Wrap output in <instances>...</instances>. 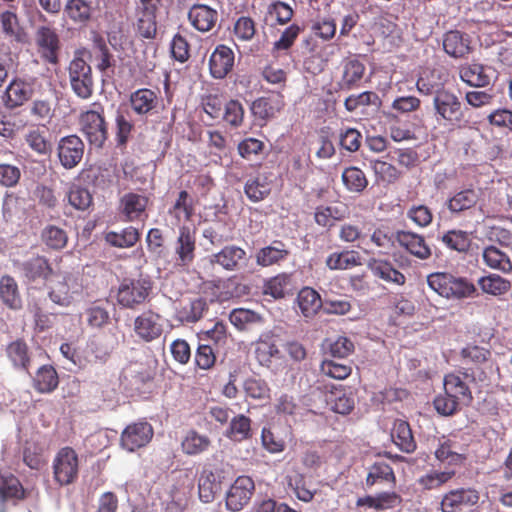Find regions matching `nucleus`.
<instances>
[{
	"mask_svg": "<svg viewBox=\"0 0 512 512\" xmlns=\"http://www.w3.org/2000/svg\"><path fill=\"white\" fill-rule=\"evenodd\" d=\"M161 320L162 316L151 309L142 312L133 321L135 336L144 343L159 339L164 331Z\"/></svg>",
	"mask_w": 512,
	"mask_h": 512,
	"instance_id": "obj_10",
	"label": "nucleus"
},
{
	"mask_svg": "<svg viewBox=\"0 0 512 512\" xmlns=\"http://www.w3.org/2000/svg\"><path fill=\"white\" fill-rule=\"evenodd\" d=\"M381 100L376 92L364 91L360 94H352L344 101L345 109L348 112H354L360 107L379 106Z\"/></svg>",
	"mask_w": 512,
	"mask_h": 512,
	"instance_id": "obj_58",
	"label": "nucleus"
},
{
	"mask_svg": "<svg viewBox=\"0 0 512 512\" xmlns=\"http://www.w3.org/2000/svg\"><path fill=\"white\" fill-rule=\"evenodd\" d=\"M245 395L256 400L270 398V388L266 381L254 377L247 378L243 385Z\"/></svg>",
	"mask_w": 512,
	"mask_h": 512,
	"instance_id": "obj_64",
	"label": "nucleus"
},
{
	"mask_svg": "<svg viewBox=\"0 0 512 512\" xmlns=\"http://www.w3.org/2000/svg\"><path fill=\"white\" fill-rule=\"evenodd\" d=\"M53 480L59 486H68L76 482L79 475V457L69 446L62 447L52 462Z\"/></svg>",
	"mask_w": 512,
	"mask_h": 512,
	"instance_id": "obj_6",
	"label": "nucleus"
},
{
	"mask_svg": "<svg viewBox=\"0 0 512 512\" xmlns=\"http://www.w3.org/2000/svg\"><path fill=\"white\" fill-rule=\"evenodd\" d=\"M469 43L468 38H465L460 31L451 30L444 35L443 48L450 56L460 58L469 53Z\"/></svg>",
	"mask_w": 512,
	"mask_h": 512,
	"instance_id": "obj_43",
	"label": "nucleus"
},
{
	"mask_svg": "<svg viewBox=\"0 0 512 512\" xmlns=\"http://www.w3.org/2000/svg\"><path fill=\"white\" fill-rule=\"evenodd\" d=\"M298 306L305 317L314 316L322 307V300L318 292L310 287L300 290L297 297Z\"/></svg>",
	"mask_w": 512,
	"mask_h": 512,
	"instance_id": "obj_49",
	"label": "nucleus"
},
{
	"mask_svg": "<svg viewBox=\"0 0 512 512\" xmlns=\"http://www.w3.org/2000/svg\"><path fill=\"white\" fill-rule=\"evenodd\" d=\"M478 285L484 293L493 296H501L511 289L510 280L494 273L479 278Z\"/></svg>",
	"mask_w": 512,
	"mask_h": 512,
	"instance_id": "obj_48",
	"label": "nucleus"
},
{
	"mask_svg": "<svg viewBox=\"0 0 512 512\" xmlns=\"http://www.w3.org/2000/svg\"><path fill=\"white\" fill-rule=\"evenodd\" d=\"M153 435V427L147 421L132 423L128 425L121 434V446L129 452H134L149 444Z\"/></svg>",
	"mask_w": 512,
	"mask_h": 512,
	"instance_id": "obj_14",
	"label": "nucleus"
},
{
	"mask_svg": "<svg viewBox=\"0 0 512 512\" xmlns=\"http://www.w3.org/2000/svg\"><path fill=\"white\" fill-rule=\"evenodd\" d=\"M284 106V96L281 93H270L255 99L250 108L257 119L267 121L274 118Z\"/></svg>",
	"mask_w": 512,
	"mask_h": 512,
	"instance_id": "obj_21",
	"label": "nucleus"
},
{
	"mask_svg": "<svg viewBox=\"0 0 512 512\" xmlns=\"http://www.w3.org/2000/svg\"><path fill=\"white\" fill-rule=\"evenodd\" d=\"M341 178L344 186L350 192L361 193L368 186V179L365 173L355 166L344 169Z\"/></svg>",
	"mask_w": 512,
	"mask_h": 512,
	"instance_id": "obj_54",
	"label": "nucleus"
},
{
	"mask_svg": "<svg viewBox=\"0 0 512 512\" xmlns=\"http://www.w3.org/2000/svg\"><path fill=\"white\" fill-rule=\"evenodd\" d=\"M372 274L383 281L396 285H404L405 275L397 270L389 260L371 258L367 264Z\"/></svg>",
	"mask_w": 512,
	"mask_h": 512,
	"instance_id": "obj_29",
	"label": "nucleus"
},
{
	"mask_svg": "<svg viewBox=\"0 0 512 512\" xmlns=\"http://www.w3.org/2000/svg\"><path fill=\"white\" fill-rule=\"evenodd\" d=\"M35 40L41 58L50 64H58L60 40L56 31L47 26L39 27L36 31Z\"/></svg>",
	"mask_w": 512,
	"mask_h": 512,
	"instance_id": "obj_18",
	"label": "nucleus"
},
{
	"mask_svg": "<svg viewBox=\"0 0 512 512\" xmlns=\"http://www.w3.org/2000/svg\"><path fill=\"white\" fill-rule=\"evenodd\" d=\"M80 130L91 145L102 147L108 138V126L104 117V107L93 102L79 115Z\"/></svg>",
	"mask_w": 512,
	"mask_h": 512,
	"instance_id": "obj_4",
	"label": "nucleus"
},
{
	"mask_svg": "<svg viewBox=\"0 0 512 512\" xmlns=\"http://www.w3.org/2000/svg\"><path fill=\"white\" fill-rule=\"evenodd\" d=\"M207 311V300L202 297L194 298L176 310V319L181 323H196L203 318Z\"/></svg>",
	"mask_w": 512,
	"mask_h": 512,
	"instance_id": "obj_35",
	"label": "nucleus"
},
{
	"mask_svg": "<svg viewBox=\"0 0 512 512\" xmlns=\"http://www.w3.org/2000/svg\"><path fill=\"white\" fill-rule=\"evenodd\" d=\"M59 384V377L52 365H42L33 377V388L41 394L53 392Z\"/></svg>",
	"mask_w": 512,
	"mask_h": 512,
	"instance_id": "obj_38",
	"label": "nucleus"
},
{
	"mask_svg": "<svg viewBox=\"0 0 512 512\" xmlns=\"http://www.w3.org/2000/svg\"><path fill=\"white\" fill-rule=\"evenodd\" d=\"M482 260L492 270H497L503 274L512 273L510 256L495 245H489L483 249Z\"/></svg>",
	"mask_w": 512,
	"mask_h": 512,
	"instance_id": "obj_32",
	"label": "nucleus"
},
{
	"mask_svg": "<svg viewBox=\"0 0 512 512\" xmlns=\"http://www.w3.org/2000/svg\"><path fill=\"white\" fill-rule=\"evenodd\" d=\"M207 261L212 267L219 266L227 272H235L247 266L249 257L242 247L229 244L209 255Z\"/></svg>",
	"mask_w": 512,
	"mask_h": 512,
	"instance_id": "obj_9",
	"label": "nucleus"
},
{
	"mask_svg": "<svg viewBox=\"0 0 512 512\" xmlns=\"http://www.w3.org/2000/svg\"><path fill=\"white\" fill-rule=\"evenodd\" d=\"M290 255L287 245L281 240H274L270 245L260 248L255 255L258 266L269 267L285 261Z\"/></svg>",
	"mask_w": 512,
	"mask_h": 512,
	"instance_id": "obj_26",
	"label": "nucleus"
},
{
	"mask_svg": "<svg viewBox=\"0 0 512 512\" xmlns=\"http://www.w3.org/2000/svg\"><path fill=\"white\" fill-rule=\"evenodd\" d=\"M320 372L329 378L344 380L352 373V367L349 364H342L335 360L324 359L320 364Z\"/></svg>",
	"mask_w": 512,
	"mask_h": 512,
	"instance_id": "obj_61",
	"label": "nucleus"
},
{
	"mask_svg": "<svg viewBox=\"0 0 512 512\" xmlns=\"http://www.w3.org/2000/svg\"><path fill=\"white\" fill-rule=\"evenodd\" d=\"M444 394L435 397L433 404L436 411L443 416L457 413L462 406H469L473 401L469 382L462 370L448 373L443 379Z\"/></svg>",
	"mask_w": 512,
	"mask_h": 512,
	"instance_id": "obj_1",
	"label": "nucleus"
},
{
	"mask_svg": "<svg viewBox=\"0 0 512 512\" xmlns=\"http://www.w3.org/2000/svg\"><path fill=\"white\" fill-rule=\"evenodd\" d=\"M25 499V490L19 479L10 472L0 470V503L5 504L8 500Z\"/></svg>",
	"mask_w": 512,
	"mask_h": 512,
	"instance_id": "obj_34",
	"label": "nucleus"
},
{
	"mask_svg": "<svg viewBox=\"0 0 512 512\" xmlns=\"http://www.w3.org/2000/svg\"><path fill=\"white\" fill-rule=\"evenodd\" d=\"M365 65L358 59L351 58L343 62L342 76L338 83L341 90H352L359 86L365 74Z\"/></svg>",
	"mask_w": 512,
	"mask_h": 512,
	"instance_id": "obj_30",
	"label": "nucleus"
},
{
	"mask_svg": "<svg viewBox=\"0 0 512 512\" xmlns=\"http://www.w3.org/2000/svg\"><path fill=\"white\" fill-rule=\"evenodd\" d=\"M429 287L441 297L462 300L473 297L477 289L466 277H458L449 272H435L427 276Z\"/></svg>",
	"mask_w": 512,
	"mask_h": 512,
	"instance_id": "obj_2",
	"label": "nucleus"
},
{
	"mask_svg": "<svg viewBox=\"0 0 512 512\" xmlns=\"http://www.w3.org/2000/svg\"><path fill=\"white\" fill-rule=\"evenodd\" d=\"M129 103L131 110L137 116H151L158 113L162 105L160 90L139 88L130 94Z\"/></svg>",
	"mask_w": 512,
	"mask_h": 512,
	"instance_id": "obj_13",
	"label": "nucleus"
},
{
	"mask_svg": "<svg viewBox=\"0 0 512 512\" xmlns=\"http://www.w3.org/2000/svg\"><path fill=\"white\" fill-rule=\"evenodd\" d=\"M84 143L77 135L62 137L57 145V156L65 169H73L82 160Z\"/></svg>",
	"mask_w": 512,
	"mask_h": 512,
	"instance_id": "obj_15",
	"label": "nucleus"
},
{
	"mask_svg": "<svg viewBox=\"0 0 512 512\" xmlns=\"http://www.w3.org/2000/svg\"><path fill=\"white\" fill-rule=\"evenodd\" d=\"M64 11L71 21L85 25L92 18L93 8L85 0H68Z\"/></svg>",
	"mask_w": 512,
	"mask_h": 512,
	"instance_id": "obj_46",
	"label": "nucleus"
},
{
	"mask_svg": "<svg viewBox=\"0 0 512 512\" xmlns=\"http://www.w3.org/2000/svg\"><path fill=\"white\" fill-rule=\"evenodd\" d=\"M332 388L335 390V392L331 391V395L327 400L331 405V409L338 414H349L354 409V399L344 393H341V386H339V388L333 386Z\"/></svg>",
	"mask_w": 512,
	"mask_h": 512,
	"instance_id": "obj_60",
	"label": "nucleus"
},
{
	"mask_svg": "<svg viewBox=\"0 0 512 512\" xmlns=\"http://www.w3.org/2000/svg\"><path fill=\"white\" fill-rule=\"evenodd\" d=\"M444 84L443 74L435 68H423L416 82L417 90L423 95H436L442 92Z\"/></svg>",
	"mask_w": 512,
	"mask_h": 512,
	"instance_id": "obj_31",
	"label": "nucleus"
},
{
	"mask_svg": "<svg viewBox=\"0 0 512 512\" xmlns=\"http://www.w3.org/2000/svg\"><path fill=\"white\" fill-rule=\"evenodd\" d=\"M149 197L135 192L125 193L119 200V214L126 222L139 221L147 217Z\"/></svg>",
	"mask_w": 512,
	"mask_h": 512,
	"instance_id": "obj_16",
	"label": "nucleus"
},
{
	"mask_svg": "<svg viewBox=\"0 0 512 512\" xmlns=\"http://www.w3.org/2000/svg\"><path fill=\"white\" fill-rule=\"evenodd\" d=\"M365 483L367 487L382 483L395 484L396 476L393 468L388 463L376 461L370 466Z\"/></svg>",
	"mask_w": 512,
	"mask_h": 512,
	"instance_id": "obj_45",
	"label": "nucleus"
},
{
	"mask_svg": "<svg viewBox=\"0 0 512 512\" xmlns=\"http://www.w3.org/2000/svg\"><path fill=\"white\" fill-rule=\"evenodd\" d=\"M433 108L436 121L443 126L462 129L468 124L460 99L450 90L434 95Z\"/></svg>",
	"mask_w": 512,
	"mask_h": 512,
	"instance_id": "obj_3",
	"label": "nucleus"
},
{
	"mask_svg": "<svg viewBox=\"0 0 512 512\" xmlns=\"http://www.w3.org/2000/svg\"><path fill=\"white\" fill-rule=\"evenodd\" d=\"M480 492L473 487H460L446 492L441 499V512H461L463 508L476 506Z\"/></svg>",
	"mask_w": 512,
	"mask_h": 512,
	"instance_id": "obj_12",
	"label": "nucleus"
},
{
	"mask_svg": "<svg viewBox=\"0 0 512 512\" xmlns=\"http://www.w3.org/2000/svg\"><path fill=\"white\" fill-rule=\"evenodd\" d=\"M82 292V284L72 273L57 274L50 286L48 296L50 300L62 307L70 306L76 295Z\"/></svg>",
	"mask_w": 512,
	"mask_h": 512,
	"instance_id": "obj_8",
	"label": "nucleus"
},
{
	"mask_svg": "<svg viewBox=\"0 0 512 512\" xmlns=\"http://www.w3.org/2000/svg\"><path fill=\"white\" fill-rule=\"evenodd\" d=\"M153 290V282L147 277L125 278L120 283L116 300L126 309H137L145 304Z\"/></svg>",
	"mask_w": 512,
	"mask_h": 512,
	"instance_id": "obj_5",
	"label": "nucleus"
},
{
	"mask_svg": "<svg viewBox=\"0 0 512 512\" xmlns=\"http://www.w3.org/2000/svg\"><path fill=\"white\" fill-rule=\"evenodd\" d=\"M196 232L188 226H181L174 244V265L179 268L189 267L196 257Z\"/></svg>",
	"mask_w": 512,
	"mask_h": 512,
	"instance_id": "obj_11",
	"label": "nucleus"
},
{
	"mask_svg": "<svg viewBox=\"0 0 512 512\" xmlns=\"http://www.w3.org/2000/svg\"><path fill=\"white\" fill-rule=\"evenodd\" d=\"M479 195L476 190L466 188L447 198L445 207L452 216H461L476 206Z\"/></svg>",
	"mask_w": 512,
	"mask_h": 512,
	"instance_id": "obj_27",
	"label": "nucleus"
},
{
	"mask_svg": "<svg viewBox=\"0 0 512 512\" xmlns=\"http://www.w3.org/2000/svg\"><path fill=\"white\" fill-rule=\"evenodd\" d=\"M272 181L267 174H258L247 180L244 186V192L247 198L252 202L264 200L271 192Z\"/></svg>",
	"mask_w": 512,
	"mask_h": 512,
	"instance_id": "obj_39",
	"label": "nucleus"
},
{
	"mask_svg": "<svg viewBox=\"0 0 512 512\" xmlns=\"http://www.w3.org/2000/svg\"><path fill=\"white\" fill-rule=\"evenodd\" d=\"M168 214L175 218L177 223L190 221L194 215L192 196L186 190H181L174 204L169 208Z\"/></svg>",
	"mask_w": 512,
	"mask_h": 512,
	"instance_id": "obj_42",
	"label": "nucleus"
},
{
	"mask_svg": "<svg viewBox=\"0 0 512 512\" xmlns=\"http://www.w3.org/2000/svg\"><path fill=\"white\" fill-rule=\"evenodd\" d=\"M5 353L14 369L29 373L32 364V352L24 339L18 338L10 342L5 349Z\"/></svg>",
	"mask_w": 512,
	"mask_h": 512,
	"instance_id": "obj_25",
	"label": "nucleus"
},
{
	"mask_svg": "<svg viewBox=\"0 0 512 512\" xmlns=\"http://www.w3.org/2000/svg\"><path fill=\"white\" fill-rule=\"evenodd\" d=\"M0 299L6 307L12 310H20L23 306L18 283L10 275L0 278Z\"/></svg>",
	"mask_w": 512,
	"mask_h": 512,
	"instance_id": "obj_36",
	"label": "nucleus"
},
{
	"mask_svg": "<svg viewBox=\"0 0 512 512\" xmlns=\"http://www.w3.org/2000/svg\"><path fill=\"white\" fill-rule=\"evenodd\" d=\"M395 239L401 248L420 260H427L432 255L431 248L420 234L399 230L395 233Z\"/></svg>",
	"mask_w": 512,
	"mask_h": 512,
	"instance_id": "obj_20",
	"label": "nucleus"
},
{
	"mask_svg": "<svg viewBox=\"0 0 512 512\" xmlns=\"http://www.w3.org/2000/svg\"><path fill=\"white\" fill-rule=\"evenodd\" d=\"M216 9L206 4L196 3L188 11V20L190 24L200 32L211 31L218 20Z\"/></svg>",
	"mask_w": 512,
	"mask_h": 512,
	"instance_id": "obj_22",
	"label": "nucleus"
},
{
	"mask_svg": "<svg viewBox=\"0 0 512 512\" xmlns=\"http://www.w3.org/2000/svg\"><path fill=\"white\" fill-rule=\"evenodd\" d=\"M210 445V438L194 429L188 430L181 441L183 453L189 456L199 455L207 451Z\"/></svg>",
	"mask_w": 512,
	"mask_h": 512,
	"instance_id": "obj_41",
	"label": "nucleus"
},
{
	"mask_svg": "<svg viewBox=\"0 0 512 512\" xmlns=\"http://www.w3.org/2000/svg\"><path fill=\"white\" fill-rule=\"evenodd\" d=\"M28 147L39 156H49L52 152V143L48 138L47 131L39 127L30 129L24 136Z\"/></svg>",
	"mask_w": 512,
	"mask_h": 512,
	"instance_id": "obj_44",
	"label": "nucleus"
},
{
	"mask_svg": "<svg viewBox=\"0 0 512 512\" xmlns=\"http://www.w3.org/2000/svg\"><path fill=\"white\" fill-rule=\"evenodd\" d=\"M41 240L48 249L58 251L66 247L68 235L56 225H47L41 232Z\"/></svg>",
	"mask_w": 512,
	"mask_h": 512,
	"instance_id": "obj_53",
	"label": "nucleus"
},
{
	"mask_svg": "<svg viewBox=\"0 0 512 512\" xmlns=\"http://www.w3.org/2000/svg\"><path fill=\"white\" fill-rule=\"evenodd\" d=\"M87 325L90 328H102L110 321L109 311L102 305L94 302L84 312Z\"/></svg>",
	"mask_w": 512,
	"mask_h": 512,
	"instance_id": "obj_59",
	"label": "nucleus"
},
{
	"mask_svg": "<svg viewBox=\"0 0 512 512\" xmlns=\"http://www.w3.org/2000/svg\"><path fill=\"white\" fill-rule=\"evenodd\" d=\"M115 348V342L104 336L93 337L88 344V353L96 363H105Z\"/></svg>",
	"mask_w": 512,
	"mask_h": 512,
	"instance_id": "obj_51",
	"label": "nucleus"
},
{
	"mask_svg": "<svg viewBox=\"0 0 512 512\" xmlns=\"http://www.w3.org/2000/svg\"><path fill=\"white\" fill-rule=\"evenodd\" d=\"M391 437L394 444L405 453H413L417 444L413 436L411 427L407 421L397 419L395 420L391 432Z\"/></svg>",
	"mask_w": 512,
	"mask_h": 512,
	"instance_id": "obj_33",
	"label": "nucleus"
},
{
	"mask_svg": "<svg viewBox=\"0 0 512 512\" xmlns=\"http://www.w3.org/2000/svg\"><path fill=\"white\" fill-rule=\"evenodd\" d=\"M139 239V230L132 226L124 228L121 232H108L105 236L107 243L118 248L133 247Z\"/></svg>",
	"mask_w": 512,
	"mask_h": 512,
	"instance_id": "obj_52",
	"label": "nucleus"
},
{
	"mask_svg": "<svg viewBox=\"0 0 512 512\" xmlns=\"http://www.w3.org/2000/svg\"><path fill=\"white\" fill-rule=\"evenodd\" d=\"M434 455L439 462L449 466L462 465L467 459L465 449L455 440L444 436L439 440Z\"/></svg>",
	"mask_w": 512,
	"mask_h": 512,
	"instance_id": "obj_23",
	"label": "nucleus"
},
{
	"mask_svg": "<svg viewBox=\"0 0 512 512\" xmlns=\"http://www.w3.org/2000/svg\"><path fill=\"white\" fill-rule=\"evenodd\" d=\"M459 76L464 83L477 88L488 86L491 80L486 72V67L478 63L461 66Z\"/></svg>",
	"mask_w": 512,
	"mask_h": 512,
	"instance_id": "obj_40",
	"label": "nucleus"
},
{
	"mask_svg": "<svg viewBox=\"0 0 512 512\" xmlns=\"http://www.w3.org/2000/svg\"><path fill=\"white\" fill-rule=\"evenodd\" d=\"M156 10H139L134 24L136 33L145 39H152L157 32Z\"/></svg>",
	"mask_w": 512,
	"mask_h": 512,
	"instance_id": "obj_50",
	"label": "nucleus"
},
{
	"mask_svg": "<svg viewBox=\"0 0 512 512\" xmlns=\"http://www.w3.org/2000/svg\"><path fill=\"white\" fill-rule=\"evenodd\" d=\"M235 54L233 50L224 44L216 46L208 61L209 71L214 79L225 78L233 69Z\"/></svg>",
	"mask_w": 512,
	"mask_h": 512,
	"instance_id": "obj_19",
	"label": "nucleus"
},
{
	"mask_svg": "<svg viewBox=\"0 0 512 512\" xmlns=\"http://www.w3.org/2000/svg\"><path fill=\"white\" fill-rule=\"evenodd\" d=\"M290 283L291 276L289 274H278L266 282L264 292L267 295H271L275 299L283 298L287 293Z\"/></svg>",
	"mask_w": 512,
	"mask_h": 512,
	"instance_id": "obj_62",
	"label": "nucleus"
},
{
	"mask_svg": "<svg viewBox=\"0 0 512 512\" xmlns=\"http://www.w3.org/2000/svg\"><path fill=\"white\" fill-rule=\"evenodd\" d=\"M24 277L29 282L47 281L53 274V268L45 256L37 255L22 264Z\"/></svg>",
	"mask_w": 512,
	"mask_h": 512,
	"instance_id": "obj_28",
	"label": "nucleus"
},
{
	"mask_svg": "<svg viewBox=\"0 0 512 512\" xmlns=\"http://www.w3.org/2000/svg\"><path fill=\"white\" fill-rule=\"evenodd\" d=\"M0 25L6 38L22 42L24 32L16 11L6 10L0 13Z\"/></svg>",
	"mask_w": 512,
	"mask_h": 512,
	"instance_id": "obj_47",
	"label": "nucleus"
},
{
	"mask_svg": "<svg viewBox=\"0 0 512 512\" xmlns=\"http://www.w3.org/2000/svg\"><path fill=\"white\" fill-rule=\"evenodd\" d=\"M68 74L74 94L81 99H89L94 91L91 66L83 58L76 56L68 66Z\"/></svg>",
	"mask_w": 512,
	"mask_h": 512,
	"instance_id": "obj_7",
	"label": "nucleus"
},
{
	"mask_svg": "<svg viewBox=\"0 0 512 512\" xmlns=\"http://www.w3.org/2000/svg\"><path fill=\"white\" fill-rule=\"evenodd\" d=\"M326 265L331 270H346L360 265V258L355 251L334 252L327 257Z\"/></svg>",
	"mask_w": 512,
	"mask_h": 512,
	"instance_id": "obj_55",
	"label": "nucleus"
},
{
	"mask_svg": "<svg viewBox=\"0 0 512 512\" xmlns=\"http://www.w3.org/2000/svg\"><path fill=\"white\" fill-rule=\"evenodd\" d=\"M442 243L449 249L463 253L467 252L471 245L469 234L463 230H449L441 237Z\"/></svg>",
	"mask_w": 512,
	"mask_h": 512,
	"instance_id": "obj_56",
	"label": "nucleus"
},
{
	"mask_svg": "<svg viewBox=\"0 0 512 512\" xmlns=\"http://www.w3.org/2000/svg\"><path fill=\"white\" fill-rule=\"evenodd\" d=\"M255 489L254 481L249 476H239L231 485L226 495V506L237 512L250 501Z\"/></svg>",
	"mask_w": 512,
	"mask_h": 512,
	"instance_id": "obj_17",
	"label": "nucleus"
},
{
	"mask_svg": "<svg viewBox=\"0 0 512 512\" xmlns=\"http://www.w3.org/2000/svg\"><path fill=\"white\" fill-rule=\"evenodd\" d=\"M455 474L454 470L431 471L421 476L417 483L424 490H434L449 482Z\"/></svg>",
	"mask_w": 512,
	"mask_h": 512,
	"instance_id": "obj_57",
	"label": "nucleus"
},
{
	"mask_svg": "<svg viewBox=\"0 0 512 512\" xmlns=\"http://www.w3.org/2000/svg\"><path fill=\"white\" fill-rule=\"evenodd\" d=\"M34 94L33 85L21 79H14L7 86L4 94V105L15 109L29 101Z\"/></svg>",
	"mask_w": 512,
	"mask_h": 512,
	"instance_id": "obj_24",
	"label": "nucleus"
},
{
	"mask_svg": "<svg viewBox=\"0 0 512 512\" xmlns=\"http://www.w3.org/2000/svg\"><path fill=\"white\" fill-rule=\"evenodd\" d=\"M256 32V23L249 16H241L234 23L233 34L238 41H251L256 35Z\"/></svg>",
	"mask_w": 512,
	"mask_h": 512,
	"instance_id": "obj_63",
	"label": "nucleus"
},
{
	"mask_svg": "<svg viewBox=\"0 0 512 512\" xmlns=\"http://www.w3.org/2000/svg\"><path fill=\"white\" fill-rule=\"evenodd\" d=\"M225 436L238 443L251 439L253 436L252 420L244 414L234 416L229 422Z\"/></svg>",
	"mask_w": 512,
	"mask_h": 512,
	"instance_id": "obj_37",
	"label": "nucleus"
}]
</instances>
